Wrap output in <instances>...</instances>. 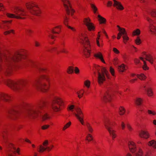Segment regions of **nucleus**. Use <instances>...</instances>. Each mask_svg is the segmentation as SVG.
Here are the masks:
<instances>
[{"label":"nucleus","instance_id":"obj_5","mask_svg":"<svg viewBox=\"0 0 156 156\" xmlns=\"http://www.w3.org/2000/svg\"><path fill=\"white\" fill-rule=\"evenodd\" d=\"M95 68L98 73V82L99 84H101L105 80V75L108 78H109L108 72L105 68L101 67L98 66H96Z\"/></svg>","mask_w":156,"mask_h":156},{"label":"nucleus","instance_id":"obj_31","mask_svg":"<svg viewBox=\"0 0 156 156\" xmlns=\"http://www.w3.org/2000/svg\"><path fill=\"white\" fill-rule=\"evenodd\" d=\"M118 69L120 72H123L124 70H126V68L125 67V65L122 64V65L118 66Z\"/></svg>","mask_w":156,"mask_h":156},{"label":"nucleus","instance_id":"obj_45","mask_svg":"<svg viewBox=\"0 0 156 156\" xmlns=\"http://www.w3.org/2000/svg\"><path fill=\"white\" fill-rule=\"evenodd\" d=\"M25 32L27 34L30 35V34L32 32V31L29 29H26Z\"/></svg>","mask_w":156,"mask_h":156},{"label":"nucleus","instance_id":"obj_41","mask_svg":"<svg viewBox=\"0 0 156 156\" xmlns=\"http://www.w3.org/2000/svg\"><path fill=\"white\" fill-rule=\"evenodd\" d=\"M67 72L69 73H72L73 72V68L71 66L69 67L67 70Z\"/></svg>","mask_w":156,"mask_h":156},{"label":"nucleus","instance_id":"obj_13","mask_svg":"<svg viewBox=\"0 0 156 156\" xmlns=\"http://www.w3.org/2000/svg\"><path fill=\"white\" fill-rule=\"evenodd\" d=\"M75 109L77 113H75L74 114L75 116L77 118L80 122L82 125H84L83 119L81 117L83 116V113L80 108L78 107H76L75 108Z\"/></svg>","mask_w":156,"mask_h":156},{"label":"nucleus","instance_id":"obj_4","mask_svg":"<svg viewBox=\"0 0 156 156\" xmlns=\"http://www.w3.org/2000/svg\"><path fill=\"white\" fill-rule=\"evenodd\" d=\"M80 42L83 46V52L86 57L89 56L90 52V45L89 39L87 35L84 33H82L80 36Z\"/></svg>","mask_w":156,"mask_h":156},{"label":"nucleus","instance_id":"obj_12","mask_svg":"<svg viewBox=\"0 0 156 156\" xmlns=\"http://www.w3.org/2000/svg\"><path fill=\"white\" fill-rule=\"evenodd\" d=\"M61 0L63 3L64 6L67 14H71V15H72L74 12V11L71 6L69 1L68 0Z\"/></svg>","mask_w":156,"mask_h":156},{"label":"nucleus","instance_id":"obj_47","mask_svg":"<svg viewBox=\"0 0 156 156\" xmlns=\"http://www.w3.org/2000/svg\"><path fill=\"white\" fill-rule=\"evenodd\" d=\"M135 42L137 44H139L141 43V40L139 37H137L135 40Z\"/></svg>","mask_w":156,"mask_h":156},{"label":"nucleus","instance_id":"obj_35","mask_svg":"<svg viewBox=\"0 0 156 156\" xmlns=\"http://www.w3.org/2000/svg\"><path fill=\"white\" fill-rule=\"evenodd\" d=\"M125 112V109L122 107H121L119 108V113L120 115H123Z\"/></svg>","mask_w":156,"mask_h":156},{"label":"nucleus","instance_id":"obj_14","mask_svg":"<svg viewBox=\"0 0 156 156\" xmlns=\"http://www.w3.org/2000/svg\"><path fill=\"white\" fill-rule=\"evenodd\" d=\"M83 22L90 31L94 30V27L93 24L90 22V20L89 18H84Z\"/></svg>","mask_w":156,"mask_h":156},{"label":"nucleus","instance_id":"obj_24","mask_svg":"<svg viewBox=\"0 0 156 156\" xmlns=\"http://www.w3.org/2000/svg\"><path fill=\"white\" fill-rule=\"evenodd\" d=\"M51 149V148H50V147H44L41 145H40L38 151L40 152H43L46 150H47L48 151H49Z\"/></svg>","mask_w":156,"mask_h":156},{"label":"nucleus","instance_id":"obj_2","mask_svg":"<svg viewBox=\"0 0 156 156\" xmlns=\"http://www.w3.org/2000/svg\"><path fill=\"white\" fill-rule=\"evenodd\" d=\"M48 77L45 76H42L37 79L34 83H32L33 86L37 89L41 90L42 91H46L49 88L48 83H44V81L47 82L48 80Z\"/></svg>","mask_w":156,"mask_h":156},{"label":"nucleus","instance_id":"obj_62","mask_svg":"<svg viewBox=\"0 0 156 156\" xmlns=\"http://www.w3.org/2000/svg\"><path fill=\"white\" fill-rule=\"evenodd\" d=\"M121 126L122 127V129H124L125 128V124H124L123 122H122Z\"/></svg>","mask_w":156,"mask_h":156},{"label":"nucleus","instance_id":"obj_28","mask_svg":"<svg viewBox=\"0 0 156 156\" xmlns=\"http://www.w3.org/2000/svg\"><path fill=\"white\" fill-rule=\"evenodd\" d=\"M148 13L152 16L156 18V9H150L148 11Z\"/></svg>","mask_w":156,"mask_h":156},{"label":"nucleus","instance_id":"obj_63","mask_svg":"<svg viewBox=\"0 0 156 156\" xmlns=\"http://www.w3.org/2000/svg\"><path fill=\"white\" fill-rule=\"evenodd\" d=\"M40 45V43L37 41H35V45L36 47L39 46Z\"/></svg>","mask_w":156,"mask_h":156},{"label":"nucleus","instance_id":"obj_17","mask_svg":"<svg viewBox=\"0 0 156 156\" xmlns=\"http://www.w3.org/2000/svg\"><path fill=\"white\" fill-rule=\"evenodd\" d=\"M10 100V98L8 95L2 94L0 96V104H2V101L8 102Z\"/></svg>","mask_w":156,"mask_h":156},{"label":"nucleus","instance_id":"obj_26","mask_svg":"<svg viewBox=\"0 0 156 156\" xmlns=\"http://www.w3.org/2000/svg\"><path fill=\"white\" fill-rule=\"evenodd\" d=\"M94 56L100 59L104 63H105V62L103 58L102 55L101 53L98 52V53L95 54L94 55Z\"/></svg>","mask_w":156,"mask_h":156},{"label":"nucleus","instance_id":"obj_54","mask_svg":"<svg viewBox=\"0 0 156 156\" xmlns=\"http://www.w3.org/2000/svg\"><path fill=\"white\" fill-rule=\"evenodd\" d=\"M99 39V37H98V39H97V44L98 45V46L100 47L101 46H102L103 45V44H100L99 41H98Z\"/></svg>","mask_w":156,"mask_h":156},{"label":"nucleus","instance_id":"obj_34","mask_svg":"<svg viewBox=\"0 0 156 156\" xmlns=\"http://www.w3.org/2000/svg\"><path fill=\"white\" fill-rule=\"evenodd\" d=\"M136 156H142L143 155V151L142 150L140 149L138 151L135 153Z\"/></svg>","mask_w":156,"mask_h":156},{"label":"nucleus","instance_id":"obj_37","mask_svg":"<svg viewBox=\"0 0 156 156\" xmlns=\"http://www.w3.org/2000/svg\"><path fill=\"white\" fill-rule=\"evenodd\" d=\"M140 30L139 29H137L133 31V35H139L140 34Z\"/></svg>","mask_w":156,"mask_h":156},{"label":"nucleus","instance_id":"obj_20","mask_svg":"<svg viewBox=\"0 0 156 156\" xmlns=\"http://www.w3.org/2000/svg\"><path fill=\"white\" fill-rule=\"evenodd\" d=\"M130 151L132 153H134L136 150V146L134 143L133 141H129L128 144Z\"/></svg>","mask_w":156,"mask_h":156},{"label":"nucleus","instance_id":"obj_44","mask_svg":"<svg viewBox=\"0 0 156 156\" xmlns=\"http://www.w3.org/2000/svg\"><path fill=\"white\" fill-rule=\"evenodd\" d=\"M91 6L94 11V13H96V12L97 10V7L93 4H91Z\"/></svg>","mask_w":156,"mask_h":156},{"label":"nucleus","instance_id":"obj_39","mask_svg":"<svg viewBox=\"0 0 156 156\" xmlns=\"http://www.w3.org/2000/svg\"><path fill=\"white\" fill-rule=\"evenodd\" d=\"M140 59L142 60L143 62L144 63V66H143V69L144 70H146L147 69H148V67L146 65V63L145 61L144 60V59L142 57H140Z\"/></svg>","mask_w":156,"mask_h":156},{"label":"nucleus","instance_id":"obj_18","mask_svg":"<svg viewBox=\"0 0 156 156\" xmlns=\"http://www.w3.org/2000/svg\"><path fill=\"white\" fill-rule=\"evenodd\" d=\"M147 19L150 23L149 29L151 32L155 34L156 32V29L154 26L153 25V21L149 18L147 17Z\"/></svg>","mask_w":156,"mask_h":156},{"label":"nucleus","instance_id":"obj_22","mask_svg":"<svg viewBox=\"0 0 156 156\" xmlns=\"http://www.w3.org/2000/svg\"><path fill=\"white\" fill-rule=\"evenodd\" d=\"M114 3L113 6L116 7L117 8L122 10L124 9V8L120 2L116 1V0H113Z\"/></svg>","mask_w":156,"mask_h":156},{"label":"nucleus","instance_id":"obj_21","mask_svg":"<svg viewBox=\"0 0 156 156\" xmlns=\"http://www.w3.org/2000/svg\"><path fill=\"white\" fill-rule=\"evenodd\" d=\"M10 146L12 148L9 150L8 153V156H14L12 155L13 153H15L16 152L18 153L19 154H20L19 151V150L18 149H16V148L14 147L12 144H11Z\"/></svg>","mask_w":156,"mask_h":156},{"label":"nucleus","instance_id":"obj_48","mask_svg":"<svg viewBox=\"0 0 156 156\" xmlns=\"http://www.w3.org/2000/svg\"><path fill=\"white\" fill-rule=\"evenodd\" d=\"M14 31L13 30H9V31H5L4 32V34L5 35H6L7 34H9L11 32L12 33H14Z\"/></svg>","mask_w":156,"mask_h":156},{"label":"nucleus","instance_id":"obj_30","mask_svg":"<svg viewBox=\"0 0 156 156\" xmlns=\"http://www.w3.org/2000/svg\"><path fill=\"white\" fill-rule=\"evenodd\" d=\"M98 17L100 23H105L106 20L105 18L101 16L100 15H98Z\"/></svg>","mask_w":156,"mask_h":156},{"label":"nucleus","instance_id":"obj_27","mask_svg":"<svg viewBox=\"0 0 156 156\" xmlns=\"http://www.w3.org/2000/svg\"><path fill=\"white\" fill-rule=\"evenodd\" d=\"M144 54L145 55L146 57V59L148 61L151 63H152L153 61V58L150 55H148L145 54V52H143Z\"/></svg>","mask_w":156,"mask_h":156},{"label":"nucleus","instance_id":"obj_36","mask_svg":"<svg viewBox=\"0 0 156 156\" xmlns=\"http://www.w3.org/2000/svg\"><path fill=\"white\" fill-rule=\"evenodd\" d=\"M87 127L89 132L90 133H92L93 131V129L90 125L89 123H87Z\"/></svg>","mask_w":156,"mask_h":156},{"label":"nucleus","instance_id":"obj_56","mask_svg":"<svg viewBox=\"0 0 156 156\" xmlns=\"http://www.w3.org/2000/svg\"><path fill=\"white\" fill-rule=\"evenodd\" d=\"M51 32L53 34H58L59 32L56 31L55 30L54 28L52 29L51 30Z\"/></svg>","mask_w":156,"mask_h":156},{"label":"nucleus","instance_id":"obj_60","mask_svg":"<svg viewBox=\"0 0 156 156\" xmlns=\"http://www.w3.org/2000/svg\"><path fill=\"white\" fill-rule=\"evenodd\" d=\"M68 18L67 17H66L64 18V23L65 25H66V22H67L68 21Z\"/></svg>","mask_w":156,"mask_h":156},{"label":"nucleus","instance_id":"obj_19","mask_svg":"<svg viewBox=\"0 0 156 156\" xmlns=\"http://www.w3.org/2000/svg\"><path fill=\"white\" fill-rule=\"evenodd\" d=\"M144 90L147 91L148 95L149 96H151L153 95L152 91L150 87V84L147 83L144 86Z\"/></svg>","mask_w":156,"mask_h":156},{"label":"nucleus","instance_id":"obj_49","mask_svg":"<svg viewBox=\"0 0 156 156\" xmlns=\"http://www.w3.org/2000/svg\"><path fill=\"white\" fill-rule=\"evenodd\" d=\"M8 132V130H7V129H5L3 131V133H2V136L3 137V139H4V141L5 142H6V140H5V137L4 136V133H6V132Z\"/></svg>","mask_w":156,"mask_h":156},{"label":"nucleus","instance_id":"obj_15","mask_svg":"<svg viewBox=\"0 0 156 156\" xmlns=\"http://www.w3.org/2000/svg\"><path fill=\"white\" fill-rule=\"evenodd\" d=\"M119 31V33L121 35H122L124 42L125 43H126L127 41L129 40V38L127 36V33L125 29L124 28H122Z\"/></svg>","mask_w":156,"mask_h":156},{"label":"nucleus","instance_id":"obj_43","mask_svg":"<svg viewBox=\"0 0 156 156\" xmlns=\"http://www.w3.org/2000/svg\"><path fill=\"white\" fill-rule=\"evenodd\" d=\"M84 85L87 88H89L90 85V82L88 80L85 81L84 82Z\"/></svg>","mask_w":156,"mask_h":156},{"label":"nucleus","instance_id":"obj_55","mask_svg":"<svg viewBox=\"0 0 156 156\" xmlns=\"http://www.w3.org/2000/svg\"><path fill=\"white\" fill-rule=\"evenodd\" d=\"M74 105H71L68 108V109L71 111H73V109L74 108Z\"/></svg>","mask_w":156,"mask_h":156},{"label":"nucleus","instance_id":"obj_57","mask_svg":"<svg viewBox=\"0 0 156 156\" xmlns=\"http://www.w3.org/2000/svg\"><path fill=\"white\" fill-rule=\"evenodd\" d=\"M48 144V140H45L43 143L44 146H46Z\"/></svg>","mask_w":156,"mask_h":156},{"label":"nucleus","instance_id":"obj_52","mask_svg":"<svg viewBox=\"0 0 156 156\" xmlns=\"http://www.w3.org/2000/svg\"><path fill=\"white\" fill-rule=\"evenodd\" d=\"M113 51L116 54H119V51L115 48H113Z\"/></svg>","mask_w":156,"mask_h":156},{"label":"nucleus","instance_id":"obj_11","mask_svg":"<svg viewBox=\"0 0 156 156\" xmlns=\"http://www.w3.org/2000/svg\"><path fill=\"white\" fill-rule=\"evenodd\" d=\"M22 64L25 66L32 67L36 66L39 71H43L45 70V69L37 66L36 64L34 62L30 60H27L22 62Z\"/></svg>","mask_w":156,"mask_h":156},{"label":"nucleus","instance_id":"obj_6","mask_svg":"<svg viewBox=\"0 0 156 156\" xmlns=\"http://www.w3.org/2000/svg\"><path fill=\"white\" fill-rule=\"evenodd\" d=\"M14 14L7 13V16L11 18H16L17 19H24L25 18L22 16H25L26 12L24 10L21 8H17L14 11Z\"/></svg>","mask_w":156,"mask_h":156},{"label":"nucleus","instance_id":"obj_16","mask_svg":"<svg viewBox=\"0 0 156 156\" xmlns=\"http://www.w3.org/2000/svg\"><path fill=\"white\" fill-rule=\"evenodd\" d=\"M12 20L9 21H2L1 24L2 26L0 24V28L3 29L5 30H7L9 28V24L11 23Z\"/></svg>","mask_w":156,"mask_h":156},{"label":"nucleus","instance_id":"obj_42","mask_svg":"<svg viewBox=\"0 0 156 156\" xmlns=\"http://www.w3.org/2000/svg\"><path fill=\"white\" fill-rule=\"evenodd\" d=\"M71 124V122H70L67 123L64 126L63 128V130H65L66 129L68 128L70 126Z\"/></svg>","mask_w":156,"mask_h":156},{"label":"nucleus","instance_id":"obj_33","mask_svg":"<svg viewBox=\"0 0 156 156\" xmlns=\"http://www.w3.org/2000/svg\"><path fill=\"white\" fill-rule=\"evenodd\" d=\"M76 93L77 94L79 98H81L83 95V90H81L77 91Z\"/></svg>","mask_w":156,"mask_h":156},{"label":"nucleus","instance_id":"obj_29","mask_svg":"<svg viewBox=\"0 0 156 156\" xmlns=\"http://www.w3.org/2000/svg\"><path fill=\"white\" fill-rule=\"evenodd\" d=\"M148 145L149 146H152L154 148H156V142L154 140H152L148 142Z\"/></svg>","mask_w":156,"mask_h":156},{"label":"nucleus","instance_id":"obj_64","mask_svg":"<svg viewBox=\"0 0 156 156\" xmlns=\"http://www.w3.org/2000/svg\"><path fill=\"white\" fill-rule=\"evenodd\" d=\"M4 9V7L2 4H0V11H3Z\"/></svg>","mask_w":156,"mask_h":156},{"label":"nucleus","instance_id":"obj_1","mask_svg":"<svg viewBox=\"0 0 156 156\" xmlns=\"http://www.w3.org/2000/svg\"><path fill=\"white\" fill-rule=\"evenodd\" d=\"M48 105L46 103L42 101L30 107L25 113L26 116L30 118L41 117L43 120L49 118L47 113Z\"/></svg>","mask_w":156,"mask_h":156},{"label":"nucleus","instance_id":"obj_51","mask_svg":"<svg viewBox=\"0 0 156 156\" xmlns=\"http://www.w3.org/2000/svg\"><path fill=\"white\" fill-rule=\"evenodd\" d=\"M49 125H44L42 126L41 128L43 129H46L49 127Z\"/></svg>","mask_w":156,"mask_h":156},{"label":"nucleus","instance_id":"obj_59","mask_svg":"<svg viewBox=\"0 0 156 156\" xmlns=\"http://www.w3.org/2000/svg\"><path fill=\"white\" fill-rule=\"evenodd\" d=\"M151 154V152L150 151H147L146 152L144 156H150Z\"/></svg>","mask_w":156,"mask_h":156},{"label":"nucleus","instance_id":"obj_25","mask_svg":"<svg viewBox=\"0 0 156 156\" xmlns=\"http://www.w3.org/2000/svg\"><path fill=\"white\" fill-rule=\"evenodd\" d=\"M111 97V95L109 92H107L104 96L103 98V100L105 101H110V98Z\"/></svg>","mask_w":156,"mask_h":156},{"label":"nucleus","instance_id":"obj_32","mask_svg":"<svg viewBox=\"0 0 156 156\" xmlns=\"http://www.w3.org/2000/svg\"><path fill=\"white\" fill-rule=\"evenodd\" d=\"M143 100L140 98H137L135 100V102L136 104L138 105H141Z\"/></svg>","mask_w":156,"mask_h":156},{"label":"nucleus","instance_id":"obj_10","mask_svg":"<svg viewBox=\"0 0 156 156\" xmlns=\"http://www.w3.org/2000/svg\"><path fill=\"white\" fill-rule=\"evenodd\" d=\"M21 109L20 107L14 106L8 112V116L12 119H17L19 117V110Z\"/></svg>","mask_w":156,"mask_h":156},{"label":"nucleus","instance_id":"obj_7","mask_svg":"<svg viewBox=\"0 0 156 156\" xmlns=\"http://www.w3.org/2000/svg\"><path fill=\"white\" fill-rule=\"evenodd\" d=\"M104 124L111 136L114 140L116 137L117 135L116 134V131L113 129V124L109 119H107L105 121Z\"/></svg>","mask_w":156,"mask_h":156},{"label":"nucleus","instance_id":"obj_61","mask_svg":"<svg viewBox=\"0 0 156 156\" xmlns=\"http://www.w3.org/2000/svg\"><path fill=\"white\" fill-rule=\"evenodd\" d=\"M134 62H135L136 64H138L140 62V60L136 58L134 59Z\"/></svg>","mask_w":156,"mask_h":156},{"label":"nucleus","instance_id":"obj_58","mask_svg":"<svg viewBox=\"0 0 156 156\" xmlns=\"http://www.w3.org/2000/svg\"><path fill=\"white\" fill-rule=\"evenodd\" d=\"M112 2L111 1H108L107 3V6H112Z\"/></svg>","mask_w":156,"mask_h":156},{"label":"nucleus","instance_id":"obj_9","mask_svg":"<svg viewBox=\"0 0 156 156\" xmlns=\"http://www.w3.org/2000/svg\"><path fill=\"white\" fill-rule=\"evenodd\" d=\"M63 103V101L59 97L55 98L51 103V108L55 111L58 112L60 110V106Z\"/></svg>","mask_w":156,"mask_h":156},{"label":"nucleus","instance_id":"obj_53","mask_svg":"<svg viewBox=\"0 0 156 156\" xmlns=\"http://www.w3.org/2000/svg\"><path fill=\"white\" fill-rule=\"evenodd\" d=\"M74 71L76 73H78L80 72V70L77 67H75V68Z\"/></svg>","mask_w":156,"mask_h":156},{"label":"nucleus","instance_id":"obj_40","mask_svg":"<svg viewBox=\"0 0 156 156\" xmlns=\"http://www.w3.org/2000/svg\"><path fill=\"white\" fill-rule=\"evenodd\" d=\"M137 77L141 80H144L146 78V76L143 74H141L140 75H137Z\"/></svg>","mask_w":156,"mask_h":156},{"label":"nucleus","instance_id":"obj_8","mask_svg":"<svg viewBox=\"0 0 156 156\" xmlns=\"http://www.w3.org/2000/svg\"><path fill=\"white\" fill-rule=\"evenodd\" d=\"M26 6L28 11L31 14L37 16L40 14V12L39 9L35 4L30 2L27 3Z\"/></svg>","mask_w":156,"mask_h":156},{"label":"nucleus","instance_id":"obj_38","mask_svg":"<svg viewBox=\"0 0 156 156\" xmlns=\"http://www.w3.org/2000/svg\"><path fill=\"white\" fill-rule=\"evenodd\" d=\"M86 140L88 141H90L93 140L92 135L90 134H88L86 137Z\"/></svg>","mask_w":156,"mask_h":156},{"label":"nucleus","instance_id":"obj_50","mask_svg":"<svg viewBox=\"0 0 156 156\" xmlns=\"http://www.w3.org/2000/svg\"><path fill=\"white\" fill-rule=\"evenodd\" d=\"M110 71L112 75L113 76H114V69L112 67H110Z\"/></svg>","mask_w":156,"mask_h":156},{"label":"nucleus","instance_id":"obj_46","mask_svg":"<svg viewBox=\"0 0 156 156\" xmlns=\"http://www.w3.org/2000/svg\"><path fill=\"white\" fill-rule=\"evenodd\" d=\"M147 113L149 115H155L156 114V113L154 111H153L150 110H147Z\"/></svg>","mask_w":156,"mask_h":156},{"label":"nucleus","instance_id":"obj_23","mask_svg":"<svg viewBox=\"0 0 156 156\" xmlns=\"http://www.w3.org/2000/svg\"><path fill=\"white\" fill-rule=\"evenodd\" d=\"M139 136L142 138L146 139L147 138L149 137V134L147 131L141 130L139 133Z\"/></svg>","mask_w":156,"mask_h":156},{"label":"nucleus","instance_id":"obj_3","mask_svg":"<svg viewBox=\"0 0 156 156\" xmlns=\"http://www.w3.org/2000/svg\"><path fill=\"white\" fill-rule=\"evenodd\" d=\"M6 83L14 91L20 92L24 90L26 87L27 82L24 80L14 81L9 79L7 80Z\"/></svg>","mask_w":156,"mask_h":156}]
</instances>
